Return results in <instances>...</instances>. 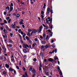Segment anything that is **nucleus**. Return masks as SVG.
<instances>
[{
	"mask_svg": "<svg viewBox=\"0 0 77 77\" xmlns=\"http://www.w3.org/2000/svg\"><path fill=\"white\" fill-rule=\"evenodd\" d=\"M11 60L12 62H15V60H14V59L13 58H11Z\"/></svg>",
	"mask_w": 77,
	"mask_h": 77,
	"instance_id": "2f4dec72",
	"label": "nucleus"
},
{
	"mask_svg": "<svg viewBox=\"0 0 77 77\" xmlns=\"http://www.w3.org/2000/svg\"><path fill=\"white\" fill-rule=\"evenodd\" d=\"M10 18V17H6V19L7 21H8V20H9Z\"/></svg>",
	"mask_w": 77,
	"mask_h": 77,
	"instance_id": "a878e982",
	"label": "nucleus"
},
{
	"mask_svg": "<svg viewBox=\"0 0 77 77\" xmlns=\"http://www.w3.org/2000/svg\"><path fill=\"white\" fill-rule=\"evenodd\" d=\"M25 75L26 77H28V75H27V72H25Z\"/></svg>",
	"mask_w": 77,
	"mask_h": 77,
	"instance_id": "4be33fe9",
	"label": "nucleus"
},
{
	"mask_svg": "<svg viewBox=\"0 0 77 77\" xmlns=\"http://www.w3.org/2000/svg\"><path fill=\"white\" fill-rule=\"evenodd\" d=\"M54 59H53L52 58H50L48 60V61L49 62H52V61L54 60Z\"/></svg>",
	"mask_w": 77,
	"mask_h": 77,
	"instance_id": "9d476101",
	"label": "nucleus"
},
{
	"mask_svg": "<svg viewBox=\"0 0 77 77\" xmlns=\"http://www.w3.org/2000/svg\"><path fill=\"white\" fill-rule=\"evenodd\" d=\"M52 47L53 48H54V47H55V45L54 44H52Z\"/></svg>",
	"mask_w": 77,
	"mask_h": 77,
	"instance_id": "c756f323",
	"label": "nucleus"
},
{
	"mask_svg": "<svg viewBox=\"0 0 77 77\" xmlns=\"http://www.w3.org/2000/svg\"><path fill=\"white\" fill-rule=\"evenodd\" d=\"M43 38H45V33H44L43 35Z\"/></svg>",
	"mask_w": 77,
	"mask_h": 77,
	"instance_id": "ea45409f",
	"label": "nucleus"
},
{
	"mask_svg": "<svg viewBox=\"0 0 77 77\" xmlns=\"http://www.w3.org/2000/svg\"><path fill=\"white\" fill-rule=\"evenodd\" d=\"M36 75L35 74H34L32 75V77H35Z\"/></svg>",
	"mask_w": 77,
	"mask_h": 77,
	"instance_id": "338daca9",
	"label": "nucleus"
},
{
	"mask_svg": "<svg viewBox=\"0 0 77 77\" xmlns=\"http://www.w3.org/2000/svg\"><path fill=\"white\" fill-rule=\"evenodd\" d=\"M13 36V34H12L11 33H10V36L11 37H12V36Z\"/></svg>",
	"mask_w": 77,
	"mask_h": 77,
	"instance_id": "3c124183",
	"label": "nucleus"
},
{
	"mask_svg": "<svg viewBox=\"0 0 77 77\" xmlns=\"http://www.w3.org/2000/svg\"><path fill=\"white\" fill-rule=\"evenodd\" d=\"M7 47H12V45L11 44H9V45H7Z\"/></svg>",
	"mask_w": 77,
	"mask_h": 77,
	"instance_id": "f8f14e48",
	"label": "nucleus"
},
{
	"mask_svg": "<svg viewBox=\"0 0 77 77\" xmlns=\"http://www.w3.org/2000/svg\"><path fill=\"white\" fill-rule=\"evenodd\" d=\"M33 60L34 62H36V59L34 58L33 59Z\"/></svg>",
	"mask_w": 77,
	"mask_h": 77,
	"instance_id": "603ef678",
	"label": "nucleus"
},
{
	"mask_svg": "<svg viewBox=\"0 0 77 77\" xmlns=\"http://www.w3.org/2000/svg\"><path fill=\"white\" fill-rule=\"evenodd\" d=\"M20 33H21V35H23L24 34V33H23V31H21L20 32Z\"/></svg>",
	"mask_w": 77,
	"mask_h": 77,
	"instance_id": "bf43d9fd",
	"label": "nucleus"
},
{
	"mask_svg": "<svg viewBox=\"0 0 77 77\" xmlns=\"http://www.w3.org/2000/svg\"><path fill=\"white\" fill-rule=\"evenodd\" d=\"M8 41L9 42H10V43H11V44L14 43V42H13V41H12V40L11 39H9Z\"/></svg>",
	"mask_w": 77,
	"mask_h": 77,
	"instance_id": "0eeeda50",
	"label": "nucleus"
},
{
	"mask_svg": "<svg viewBox=\"0 0 77 77\" xmlns=\"http://www.w3.org/2000/svg\"><path fill=\"white\" fill-rule=\"evenodd\" d=\"M10 10L12 11L13 10V7H12L10 6Z\"/></svg>",
	"mask_w": 77,
	"mask_h": 77,
	"instance_id": "cd10ccee",
	"label": "nucleus"
},
{
	"mask_svg": "<svg viewBox=\"0 0 77 77\" xmlns=\"http://www.w3.org/2000/svg\"><path fill=\"white\" fill-rule=\"evenodd\" d=\"M4 23H5V24H7V21H6V20H4Z\"/></svg>",
	"mask_w": 77,
	"mask_h": 77,
	"instance_id": "5fc2aeb1",
	"label": "nucleus"
},
{
	"mask_svg": "<svg viewBox=\"0 0 77 77\" xmlns=\"http://www.w3.org/2000/svg\"><path fill=\"white\" fill-rule=\"evenodd\" d=\"M38 31L36 30V29H32V32L31 33L30 35L32 36V34L33 33H37Z\"/></svg>",
	"mask_w": 77,
	"mask_h": 77,
	"instance_id": "7ed1b4c3",
	"label": "nucleus"
},
{
	"mask_svg": "<svg viewBox=\"0 0 77 77\" xmlns=\"http://www.w3.org/2000/svg\"><path fill=\"white\" fill-rule=\"evenodd\" d=\"M41 43L42 44H45V41H43L41 42Z\"/></svg>",
	"mask_w": 77,
	"mask_h": 77,
	"instance_id": "412c9836",
	"label": "nucleus"
},
{
	"mask_svg": "<svg viewBox=\"0 0 77 77\" xmlns=\"http://www.w3.org/2000/svg\"><path fill=\"white\" fill-rule=\"evenodd\" d=\"M43 29V26H40L39 27V29H38V31L39 32H41V31H42V29Z\"/></svg>",
	"mask_w": 77,
	"mask_h": 77,
	"instance_id": "20e7f679",
	"label": "nucleus"
},
{
	"mask_svg": "<svg viewBox=\"0 0 77 77\" xmlns=\"http://www.w3.org/2000/svg\"><path fill=\"white\" fill-rule=\"evenodd\" d=\"M18 32L19 33H21V32H22V31H21V29H20L18 30Z\"/></svg>",
	"mask_w": 77,
	"mask_h": 77,
	"instance_id": "72a5a7b5",
	"label": "nucleus"
},
{
	"mask_svg": "<svg viewBox=\"0 0 77 77\" xmlns=\"http://www.w3.org/2000/svg\"><path fill=\"white\" fill-rule=\"evenodd\" d=\"M41 17H42V19L44 18V16H43V15H41Z\"/></svg>",
	"mask_w": 77,
	"mask_h": 77,
	"instance_id": "0e129e2a",
	"label": "nucleus"
},
{
	"mask_svg": "<svg viewBox=\"0 0 77 77\" xmlns=\"http://www.w3.org/2000/svg\"><path fill=\"white\" fill-rule=\"evenodd\" d=\"M35 43L34 44H33V45H32V47H35Z\"/></svg>",
	"mask_w": 77,
	"mask_h": 77,
	"instance_id": "6e6d98bb",
	"label": "nucleus"
},
{
	"mask_svg": "<svg viewBox=\"0 0 77 77\" xmlns=\"http://www.w3.org/2000/svg\"><path fill=\"white\" fill-rule=\"evenodd\" d=\"M26 38L27 41L29 40V37H28L27 36H26Z\"/></svg>",
	"mask_w": 77,
	"mask_h": 77,
	"instance_id": "5701e85b",
	"label": "nucleus"
},
{
	"mask_svg": "<svg viewBox=\"0 0 77 77\" xmlns=\"http://www.w3.org/2000/svg\"><path fill=\"white\" fill-rule=\"evenodd\" d=\"M49 47V45L47 44L46 45L45 47V49H47V48H48Z\"/></svg>",
	"mask_w": 77,
	"mask_h": 77,
	"instance_id": "1a4fd4ad",
	"label": "nucleus"
},
{
	"mask_svg": "<svg viewBox=\"0 0 77 77\" xmlns=\"http://www.w3.org/2000/svg\"><path fill=\"white\" fill-rule=\"evenodd\" d=\"M11 21V19H10L8 21V23H9Z\"/></svg>",
	"mask_w": 77,
	"mask_h": 77,
	"instance_id": "a19ab883",
	"label": "nucleus"
},
{
	"mask_svg": "<svg viewBox=\"0 0 77 77\" xmlns=\"http://www.w3.org/2000/svg\"><path fill=\"white\" fill-rule=\"evenodd\" d=\"M20 42H21V43H22V44L23 43V40H22V38H20Z\"/></svg>",
	"mask_w": 77,
	"mask_h": 77,
	"instance_id": "79ce46f5",
	"label": "nucleus"
},
{
	"mask_svg": "<svg viewBox=\"0 0 77 77\" xmlns=\"http://www.w3.org/2000/svg\"><path fill=\"white\" fill-rule=\"evenodd\" d=\"M59 73H60V75H62V71L61 70L59 71Z\"/></svg>",
	"mask_w": 77,
	"mask_h": 77,
	"instance_id": "a211bd4d",
	"label": "nucleus"
},
{
	"mask_svg": "<svg viewBox=\"0 0 77 77\" xmlns=\"http://www.w3.org/2000/svg\"><path fill=\"white\" fill-rule=\"evenodd\" d=\"M34 40L35 41H38V39H37V38H35Z\"/></svg>",
	"mask_w": 77,
	"mask_h": 77,
	"instance_id": "052dcab7",
	"label": "nucleus"
},
{
	"mask_svg": "<svg viewBox=\"0 0 77 77\" xmlns=\"http://www.w3.org/2000/svg\"><path fill=\"white\" fill-rule=\"evenodd\" d=\"M53 36V33L52 32H51V35H50L51 37V36Z\"/></svg>",
	"mask_w": 77,
	"mask_h": 77,
	"instance_id": "4d7b16f0",
	"label": "nucleus"
},
{
	"mask_svg": "<svg viewBox=\"0 0 77 77\" xmlns=\"http://www.w3.org/2000/svg\"><path fill=\"white\" fill-rule=\"evenodd\" d=\"M14 6V5H13V3H11L10 6V7L11 6Z\"/></svg>",
	"mask_w": 77,
	"mask_h": 77,
	"instance_id": "de8ad7c7",
	"label": "nucleus"
},
{
	"mask_svg": "<svg viewBox=\"0 0 77 77\" xmlns=\"http://www.w3.org/2000/svg\"><path fill=\"white\" fill-rule=\"evenodd\" d=\"M16 68L17 69H20V68H19V67L18 66H16Z\"/></svg>",
	"mask_w": 77,
	"mask_h": 77,
	"instance_id": "a18cd8bd",
	"label": "nucleus"
},
{
	"mask_svg": "<svg viewBox=\"0 0 77 77\" xmlns=\"http://www.w3.org/2000/svg\"><path fill=\"white\" fill-rule=\"evenodd\" d=\"M41 49H43V48H44V46H41Z\"/></svg>",
	"mask_w": 77,
	"mask_h": 77,
	"instance_id": "4c0bfd02",
	"label": "nucleus"
},
{
	"mask_svg": "<svg viewBox=\"0 0 77 77\" xmlns=\"http://www.w3.org/2000/svg\"><path fill=\"white\" fill-rule=\"evenodd\" d=\"M23 46L24 48H27V47L28 48H29V45H28L26 44H24L23 45Z\"/></svg>",
	"mask_w": 77,
	"mask_h": 77,
	"instance_id": "39448f33",
	"label": "nucleus"
},
{
	"mask_svg": "<svg viewBox=\"0 0 77 77\" xmlns=\"http://www.w3.org/2000/svg\"><path fill=\"white\" fill-rule=\"evenodd\" d=\"M0 59L1 60H3V57H0Z\"/></svg>",
	"mask_w": 77,
	"mask_h": 77,
	"instance_id": "e433bc0d",
	"label": "nucleus"
},
{
	"mask_svg": "<svg viewBox=\"0 0 77 77\" xmlns=\"http://www.w3.org/2000/svg\"><path fill=\"white\" fill-rule=\"evenodd\" d=\"M21 4H22V5H24V2H23V1H22L21 2Z\"/></svg>",
	"mask_w": 77,
	"mask_h": 77,
	"instance_id": "680f3d73",
	"label": "nucleus"
},
{
	"mask_svg": "<svg viewBox=\"0 0 77 77\" xmlns=\"http://www.w3.org/2000/svg\"><path fill=\"white\" fill-rule=\"evenodd\" d=\"M23 68L24 70V71H26V68H25V67H23Z\"/></svg>",
	"mask_w": 77,
	"mask_h": 77,
	"instance_id": "e2e57ef3",
	"label": "nucleus"
},
{
	"mask_svg": "<svg viewBox=\"0 0 77 77\" xmlns=\"http://www.w3.org/2000/svg\"><path fill=\"white\" fill-rule=\"evenodd\" d=\"M50 12H51V15H52V14H53V9H50V8L49 7H48L47 9V11L46 12V14H49L50 13Z\"/></svg>",
	"mask_w": 77,
	"mask_h": 77,
	"instance_id": "f257e3e1",
	"label": "nucleus"
},
{
	"mask_svg": "<svg viewBox=\"0 0 77 77\" xmlns=\"http://www.w3.org/2000/svg\"><path fill=\"white\" fill-rule=\"evenodd\" d=\"M45 74L47 75H48V76L49 75V72H46L45 73Z\"/></svg>",
	"mask_w": 77,
	"mask_h": 77,
	"instance_id": "aec40b11",
	"label": "nucleus"
},
{
	"mask_svg": "<svg viewBox=\"0 0 77 77\" xmlns=\"http://www.w3.org/2000/svg\"><path fill=\"white\" fill-rule=\"evenodd\" d=\"M49 22H51V24L52 23V18H51V19L48 20Z\"/></svg>",
	"mask_w": 77,
	"mask_h": 77,
	"instance_id": "dca6fc26",
	"label": "nucleus"
},
{
	"mask_svg": "<svg viewBox=\"0 0 77 77\" xmlns=\"http://www.w3.org/2000/svg\"><path fill=\"white\" fill-rule=\"evenodd\" d=\"M4 15H6V14H7V13H6V12H4Z\"/></svg>",
	"mask_w": 77,
	"mask_h": 77,
	"instance_id": "09e8293b",
	"label": "nucleus"
},
{
	"mask_svg": "<svg viewBox=\"0 0 77 77\" xmlns=\"http://www.w3.org/2000/svg\"><path fill=\"white\" fill-rule=\"evenodd\" d=\"M45 20H46V24H48L49 25H50V24H49V22H48L49 21H48V18H46L45 19Z\"/></svg>",
	"mask_w": 77,
	"mask_h": 77,
	"instance_id": "423d86ee",
	"label": "nucleus"
},
{
	"mask_svg": "<svg viewBox=\"0 0 77 77\" xmlns=\"http://www.w3.org/2000/svg\"><path fill=\"white\" fill-rule=\"evenodd\" d=\"M3 50V52L4 53H5L6 52V48L5 47V45H2L1 46Z\"/></svg>",
	"mask_w": 77,
	"mask_h": 77,
	"instance_id": "f03ea898",
	"label": "nucleus"
},
{
	"mask_svg": "<svg viewBox=\"0 0 77 77\" xmlns=\"http://www.w3.org/2000/svg\"><path fill=\"white\" fill-rule=\"evenodd\" d=\"M57 68H58V69L59 70V71L61 70L60 69V67H59V66H58L57 67Z\"/></svg>",
	"mask_w": 77,
	"mask_h": 77,
	"instance_id": "7c9ffc66",
	"label": "nucleus"
},
{
	"mask_svg": "<svg viewBox=\"0 0 77 77\" xmlns=\"http://www.w3.org/2000/svg\"><path fill=\"white\" fill-rule=\"evenodd\" d=\"M33 29H28V31H29L28 32H30V33L31 32H32V31Z\"/></svg>",
	"mask_w": 77,
	"mask_h": 77,
	"instance_id": "ddd939ff",
	"label": "nucleus"
},
{
	"mask_svg": "<svg viewBox=\"0 0 77 77\" xmlns=\"http://www.w3.org/2000/svg\"><path fill=\"white\" fill-rule=\"evenodd\" d=\"M54 59L55 60H57V59H58V58H57V57H54Z\"/></svg>",
	"mask_w": 77,
	"mask_h": 77,
	"instance_id": "c85d7f7f",
	"label": "nucleus"
},
{
	"mask_svg": "<svg viewBox=\"0 0 77 77\" xmlns=\"http://www.w3.org/2000/svg\"><path fill=\"white\" fill-rule=\"evenodd\" d=\"M11 26L12 28H14V29H15V28H16V27H15V26H14L13 24H11Z\"/></svg>",
	"mask_w": 77,
	"mask_h": 77,
	"instance_id": "4468645a",
	"label": "nucleus"
},
{
	"mask_svg": "<svg viewBox=\"0 0 77 77\" xmlns=\"http://www.w3.org/2000/svg\"><path fill=\"white\" fill-rule=\"evenodd\" d=\"M35 72H36V71H35V69H33L32 71V73H33V74H35Z\"/></svg>",
	"mask_w": 77,
	"mask_h": 77,
	"instance_id": "6e6552de",
	"label": "nucleus"
},
{
	"mask_svg": "<svg viewBox=\"0 0 77 77\" xmlns=\"http://www.w3.org/2000/svg\"><path fill=\"white\" fill-rule=\"evenodd\" d=\"M6 9H8V10H9V7L8 6L7 8H5Z\"/></svg>",
	"mask_w": 77,
	"mask_h": 77,
	"instance_id": "473e14b6",
	"label": "nucleus"
},
{
	"mask_svg": "<svg viewBox=\"0 0 77 77\" xmlns=\"http://www.w3.org/2000/svg\"><path fill=\"white\" fill-rule=\"evenodd\" d=\"M29 43H30V44H31V43L32 42V41H31V40H29Z\"/></svg>",
	"mask_w": 77,
	"mask_h": 77,
	"instance_id": "864d4df0",
	"label": "nucleus"
},
{
	"mask_svg": "<svg viewBox=\"0 0 77 77\" xmlns=\"http://www.w3.org/2000/svg\"><path fill=\"white\" fill-rule=\"evenodd\" d=\"M5 66L6 68L8 69H9V66L8 65V64H5Z\"/></svg>",
	"mask_w": 77,
	"mask_h": 77,
	"instance_id": "9b49d317",
	"label": "nucleus"
},
{
	"mask_svg": "<svg viewBox=\"0 0 77 77\" xmlns=\"http://www.w3.org/2000/svg\"><path fill=\"white\" fill-rule=\"evenodd\" d=\"M53 29V25H51V29Z\"/></svg>",
	"mask_w": 77,
	"mask_h": 77,
	"instance_id": "49530a36",
	"label": "nucleus"
},
{
	"mask_svg": "<svg viewBox=\"0 0 77 77\" xmlns=\"http://www.w3.org/2000/svg\"><path fill=\"white\" fill-rule=\"evenodd\" d=\"M0 29L1 30H3L4 29V28L3 27H1L0 28Z\"/></svg>",
	"mask_w": 77,
	"mask_h": 77,
	"instance_id": "c03bdc74",
	"label": "nucleus"
},
{
	"mask_svg": "<svg viewBox=\"0 0 77 77\" xmlns=\"http://www.w3.org/2000/svg\"><path fill=\"white\" fill-rule=\"evenodd\" d=\"M3 73L4 75L6 74V72L5 71H3Z\"/></svg>",
	"mask_w": 77,
	"mask_h": 77,
	"instance_id": "c9c22d12",
	"label": "nucleus"
},
{
	"mask_svg": "<svg viewBox=\"0 0 77 77\" xmlns=\"http://www.w3.org/2000/svg\"><path fill=\"white\" fill-rule=\"evenodd\" d=\"M27 35L30 37V32H28Z\"/></svg>",
	"mask_w": 77,
	"mask_h": 77,
	"instance_id": "2eb2a0df",
	"label": "nucleus"
},
{
	"mask_svg": "<svg viewBox=\"0 0 77 77\" xmlns=\"http://www.w3.org/2000/svg\"><path fill=\"white\" fill-rule=\"evenodd\" d=\"M14 69L11 68H10L9 69V71H14Z\"/></svg>",
	"mask_w": 77,
	"mask_h": 77,
	"instance_id": "f3484780",
	"label": "nucleus"
},
{
	"mask_svg": "<svg viewBox=\"0 0 77 77\" xmlns=\"http://www.w3.org/2000/svg\"><path fill=\"white\" fill-rule=\"evenodd\" d=\"M42 25L43 26H44V27H46V26H45V25H44V24H42Z\"/></svg>",
	"mask_w": 77,
	"mask_h": 77,
	"instance_id": "13d9d810",
	"label": "nucleus"
},
{
	"mask_svg": "<svg viewBox=\"0 0 77 77\" xmlns=\"http://www.w3.org/2000/svg\"><path fill=\"white\" fill-rule=\"evenodd\" d=\"M44 12L43 11H42L41 13V14H42V15H44Z\"/></svg>",
	"mask_w": 77,
	"mask_h": 77,
	"instance_id": "f704fd0d",
	"label": "nucleus"
},
{
	"mask_svg": "<svg viewBox=\"0 0 77 77\" xmlns=\"http://www.w3.org/2000/svg\"><path fill=\"white\" fill-rule=\"evenodd\" d=\"M1 25H5V23H0Z\"/></svg>",
	"mask_w": 77,
	"mask_h": 77,
	"instance_id": "8fccbe9b",
	"label": "nucleus"
},
{
	"mask_svg": "<svg viewBox=\"0 0 77 77\" xmlns=\"http://www.w3.org/2000/svg\"><path fill=\"white\" fill-rule=\"evenodd\" d=\"M32 69H33V68H32V67H30L29 70L30 71H32Z\"/></svg>",
	"mask_w": 77,
	"mask_h": 77,
	"instance_id": "393cba45",
	"label": "nucleus"
},
{
	"mask_svg": "<svg viewBox=\"0 0 77 77\" xmlns=\"http://www.w3.org/2000/svg\"><path fill=\"white\" fill-rule=\"evenodd\" d=\"M40 56H41V57H43V53L41 52L40 53Z\"/></svg>",
	"mask_w": 77,
	"mask_h": 77,
	"instance_id": "bb28decb",
	"label": "nucleus"
},
{
	"mask_svg": "<svg viewBox=\"0 0 77 77\" xmlns=\"http://www.w3.org/2000/svg\"><path fill=\"white\" fill-rule=\"evenodd\" d=\"M6 58L5 57H4V60H5V61H6Z\"/></svg>",
	"mask_w": 77,
	"mask_h": 77,
	"instance_id": "69168bd1",
	"label": "nucleus"
},
{
	"mask_svg": "<svg viewBox=\"0 0 77 77\" xmlns=\"http://www.w3.org/2000/svg\"><path fill=\"white\" fill-rule=\"evenodd\" d=\"M46 6V4L45 3H44V6H43V8L45 9V7Z\"/></svg>",
	"mask_w": 77,
	"mask_h": 77,
	"instance_id": "b1692460",
	"label": "nucleus"
},
{
	"mask_svg": "<svg viewBox=\"0 0 77 77\" xmlns=\"http://www.w3.org/2000/svg\"><path fill=\"white\" fill-rule=\"evenodd\" d=\"M17 17L19 18L20 17V14H18L17 15Z\"/></svg>",
	"mask_w": 77,
	"mask_h": 77,
	"instance_id": "37998d69",
	"label": "nucleus"
},
{
	"mask_svg": "<svg viewBox=\"0 0 77 77\" xmlns=\"http://www.w3.org/2000/svg\"><path fill=\"white\" fill-rule=\"evenodd\" d=\"M23 51L25 53H27V50H26V49H23Z\"/></svg>",
	"mask_w": 77,
	"mask_h": 77,
	"instance_id": "6ab92c4d",
	"label": "nucleus"
},
{
	"mask_svg": "<svg viewBox=\"0 0 77 77\" xmlns=\"http://www.w3.org/2000/svg\"><path fill=\"white\" fill-rule=\"evenodd\" d=\"M20 24H24V23H23V22H21V21L20 22Z\"/></svg>",
	"mask_w": 77,
	"mask_h": 77,
	"instance_id": "58836bf2",
	"label": "nucleus"
},
{
	"mask_svg": "<svg viewBox=\"0 0 77 77\" xmlns=\"http://www.w3.org/2000/svg\"><path fill=\"white\" fill-rule=\"evenodd\" d=\"M22 77H26V76L25 75H23Z\"/></svg>",
	"mask_w": 77,
	"mask_h": 77,
	"instance_id": "774afa93",
	"label": "nucleus"
}]
</instances>
